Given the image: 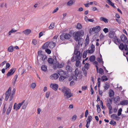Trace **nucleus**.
<instances>
[{
    "label": "nucleus",
    "mask_w": 128,
    "mask_h": 128,
    "mask_svg": "<svg viewBox=\"0 0 128 128\" xmlns=\"http://www.w3.org/2000/svg\"><path fill=\"white\" fill-rule=\"evenodd\" d=\"M84 34V32L82 30L80 31L75 32L74 33L73 37L76 42H78V45L80 46V44L82 45V43H81V40L82 39L81 37L83 36Z\"/></svg>",
    "instance_id": "f257e3e1"
},
{
    "label": "nucleus",
    "mask_w": 128,
    "mask_h": 128,
    "mask_svg": "<svg viewBox=\"0 0 128 128\" xmlns=\"http://www.w3.org/2000/svg\"><path fill=\"white\" fill-rule=\"evenodd\" d=\"M62 92L64 94V97L65 98H68L73 96V94L71 93L70 90L68 88L65 87L62 88Z\"/></svg>",
    "instance_id": "f03ea898"
},
{
    "label": "nucleus",
    "mask_w": 128,
    "mask_h": 128,
    "mask_svg": "<svg viewBox=\"0 0 128 128\" xmlns=\"http://www.w3.org/2000/svg\"><path fill=\"white\" fill-rule=\"evenodd\" d=\"M75 54L76 55V58L78 60H80L81 58V55L80 51H78V48L76 46L74 51Z\"/></svg>",
    "instance_id": "7ed1b4c3"
},
{
    "label": "nucleus",
    "mask_w": 128,
    "mask_h": 128,
    "mask_svg": "<svg viewBox=\"0 0 128 128\" xmlns=\"http://www.w3.org/2000/svg\"><path fill=\"white\" fill-rule=\"evenodd\" d=\"M56 66L55 64H54L53 66V68L54 70H56L57 68V67L58 68H62L64 66V64L63 62L60 64L58 62H56Z\"/></svg>",
    "instance_id": "20e7f679"
},
{
    "label": "nucleus",
    "mask_w": 128,
    "mask_h": 128,
    "mask_svg": "<svg viewBox=\"0 0 128 128\" xmlns=\"http://www.w3.org/2000/svg\"><path fill=\"white\" fill-rule=\"evenodd\" d=\"M11 89L10 88L8 89L7 91L6 92L5 98V100L7 101L9 98V96H10L11 95Z\"/></svg>",
    "instance_id": "39448f33"
},
{
    "label": "nucleus",
    "mask_w": 128,
    "mask_h": 128,
    "mask_svg": "<svg viewBox=\"0 0 128 128\" xmlns=\"http://www.w3.org/2000/svg\"><path fill=\"white\" fill-rule=\"evenodd\" d=\"M25 102L24 100H23L22 102L20 103H19L16 106V105L17 104L16 103H15L14 106V109H16V110H19L21 106Z\"/></svg>",
    "instance_id": "423d86ee"
},
{
    "label": "nucleus",
    "mask_w": 128,
    "mask_h": 128,
    "mask_svg": "<svg viewBox=\"0 0 128 128\" xmlns=\"http://www.w3.org/2000/svg\"><path fill=\"white\" fill-rule=\"evenodd\" d=\"M50 88H52L55 91L57 90L58 88V86L56 84H51L50 85Z\"/></svg>",
    "instance_id": "0eeeda50"
},
{
    "label": "nucleus",
    "mask_w": 128,
    "mask_h": 128,
    "mask_svg": "<svg viewBox=\"0 0 128 128\" xmlns=\"http://www.w3.org/2000/svg\"><path fill=\"white\" fill-rule=\"evenodd\" d=\"M74 76L75 77V80H76L77 78L76 77L78 76L79 75H80L81 74V72L79 71L78 69L77 68L74 72Z\"/></svg>",
    "instance_id": "6e6552de"
},
{
    "label": "nucleus",
    "mask_w": 128,
    "mask_h": 128,
    "mask_svg": "<svg viewBox=\"0 0 128 128\" xmlns=\"http://www.w3.org/2000/svg\"><path fill=\"white\" fill-rule=\"evenodd\" d=\"M16 69L12 68L9 70L6 75L7 76H9L12 75L15 72Z\"/></svg>",
    "instance_id": "1a4fd4ad"
},
{
    "label": "nucleus",
    "mask_w": 128,
    "mask_h": 128,
    "mask_svg": "<svg viewBox=\"0 0 128 128\" xmlns=\"http://www.w3.org/2000/svg\"><path fill=\"white\" fill-rule=\"evenodd\" d=\"M120 38L122 41L124 43L128 42L126 37L124 34H122L120 36Z\"/></svg>",
    "instance_id": "9d476101"
},
{
    "label": "nucleus",
    "mask_w": 128,
    "mask_h": 128,
    "mask_svg": "<svg viewBox=\"0 0 128 128\" xmlns=\"http://www.w3.org/2000/svg\"><path fill=\"white\" fill-rule=\"evenodd\" d=\"M113 40L114 42L116 44H119L120 43V40H118L117 37L116 36H114Z\"/></svg>",
    "instance_id": "9b49d317"
},
{
    "label": "nucleus",
    "mask_w": 128,
    "mask_h": 128,
    "mask_svg": "<svg viewBox=\"0 0 128 128\" xmlns=\"http://www.w3.org/2000/svg\"><path fill=\"white\" fill-rule=\"evenodd\" d=\"M56 44L55 42L51 41L48 42V47L50 48H53L55 46Z\"/></svg>",
    "instance_id": "f8f14e48"
},
{
    "label": "nucleus",
    "mask_w": 128,
    "mask_h": 128,
    "mask_svg": "<svg viewBox=\"0 0 128 128\" xmlns=\"http://www.w3.org/2000/svg\"><path fill=\"white\" fill-rule=\"evenodd\" d=\"M59 76L56 73H55L51 76L50 78L52 80H56L58 78Z\"/></svg>",
    "instance_id": "ddd939ff"
},
{
    "label": "nucleus",
    "mask_w": 128,
    "mask_h": 128,
    "mask_svg": "<svg viewBox=\"0 0 128 128\" xmlns=\"http://www.w3.org/2000/svg\"><path fill=\"white\" fill-rule=\"evenodd\" d=\"M100 30V27L99 26H96L92 28V31L96 32H99Z\"/></svg>",
    "instance_id": "4468645a"
},
{
    "label": "nucleus",
    "mask_w": 128,
    "mask_h": 128,
    "mask_svg": "<svg viewBox=\"0 0 128 128\" xmlns=\"http://www.w3.org/2000/svg\"><path fill=\"white\" fill-rule=\"evenodd\" d=\"M12 107V104H10V106L7 109L6 112V114L8 115L10 112Z\"/></svg>",
    "instance_id": "2eb2a0df"
},
{
    "label": "nucleus",
    "mask_w": 128,
    "mask_h": 128,
    "mask_svg": "<svg viewBox=\"0 0 128 128\" xmlns=\"http://www.w3.org/2000/svg\"><path fill=\"white\" fill-rule=\"evenodd\" d=\"M15 89L14 88L12 90V93H11V95L10 96V97L9 100L10 101H12V100L13 98V96L15 93Z\"/></svg>",
    "instance_id": "dca6fc26"
},
{
    "label": "nucleus",
    "mask_w": 128,
    "mask_h": 128,
    "mask_svg": "<svg viewBox=\"0 0 128 128\" xmlns=\"http://www.w3.org/2000/svg\"><path fill=\"white\" fill-rule=\"evenodd\" d=\"M57 72L60 76H64L66 74L65 72L61 70H60Z\"/></svg>",
    "instance_id": "f3484780"
},
{
    "label": "nucleus",
    "mask_w": 128,
    "mask_h": 128,
    "mask_svg": "<svg viewBox=\"0 0 128 128\" xmlns=\"http://www.w3.org/2000/svg\"><path fill=\"white\" fill-rule=\"evenodd\" d=\"M120 97L118 96H117L115 97H114L113 98L114 100V102L115 104H116L120 100Z\"/></svg>",
    "instance_id": "a211bd4d"
},
{
    "label": "nucleus",
    "mask_w": 128,
    "mask_h": 128,
    "mask_svg": "<svg viewBox=\"0 0 128 128\" xmlns=\"http://www.w3.org/2000/svg\"><path fill=\"white\" fill-rule=\"evenodd\" d=\"M107 103L106 104V106L108 108L112 107L111 104H112V101L111 99L109 98L107 100Z\"/></svg>",
    "instance_id": "6ab92c4d"
},
{
    "label": "nucleus",
    "mask_w": 128,
    "mask_h": 128,
    "mask_svg": "<svg viewBox=\"0 0 128 128\" xmlns=\"http://www.w3.org/2000/svg\"><path fill=\"white\" fill-rule=\"evenodd\" d=\"M120 104L123 106L127 105L128 104V100H124L120 101Z\"/></svg>",
    "instance_id": "aec40b11"
},
{
    "label": "nucleus",
    "mask_w": 128,
    "mask_h": 128,
    "mask_svg": "<svg viewBox=\"0 0 128 128\" xmlns=\"http://www.w3.org/2000/svg\"><path fill=\"white\" fill-rule=\"evenodd\" d=\"M31 32V30L29 29H27L23 31L22 32L26 35H28Z\"/></svg>",
    "instance_id": "412c9836"
},
{
    "label": "nucleus",
    "mask_w": 128,
    "mask_h": 128,
    "mask_svg": "<svg viewBox=\"0 0 128 128\" xmlns=\"http://www.w3.org/2000/svg\"><path fill=\"white\" fill-rule=\"evenodd\" d=\"M126 44L127 45H128L127 42L125 44L124 46L123 43L120 44L119 46V48L121 50H123L124 48V49L125 45Z\"/></svg>",
    "instance_id": "4be33fe9"
},
{
    "label": "nucleus",
    "mask_w": 128,
    "mask_h": 128,
    "mask_svg": "<svg viewBox=\"0 0 128 128\" xmlns=\"http://www.w3.org/2000/svg\"><path fill=\"white\" fill-rule=\"evenodd\" d=\"M64 37L65 39L68 40L70 39L72 36V34L68 33H64Z\"/></svg>",
    "instance_id": "5701e85b"
},
{
    "label": "nucleus",
    "mask_w": 128,
    "mask_h": 128,
    "mask_svg": "<svg viewBox=\"0 0 128 128\" xmlns=\"http://www.w3.org/2000/svg\"><path fill=\"white\" fill-rule=\"evenodd\" d=\"M18 76L17 75H16L14 76L13 79L12 80V84L14 86L16 84V79L18 78Z\"/></svg>",
    "instance_id": "b1692460"
},
{
    "label": "nucleus",
    "mask_w": 128,
    "mask_h": 128,
    "mask_svg": "<svg viewBox=\"0 0 128 128\" xmlns=\"http://www.w3.org/2000/svg\"><path fill=\"white\" fill-rule=\"evenodd\" d=\"M40 57L41 58L42 60L44 62H46L47 60V56L45 54L42 56Z\"/></svg>",
    "instance_id": "393cba45"
},
{
    "label": "nucleus",
    "mask_w": 128,
    "mask_h": 128,
    "mask_svg": "<svg viewBox=\"0 0 128 128\" xmlns=\"http://www.w3.org/2000/svg\"><path fill=\"white\" fill-rule=\"evenodd\" d=\"M110 86L109 84L107 82H106L105 84V85L104 86V90H107L109 88Z\"/></svg>",
    "instance_id": "a878e982"
},
{
    "label": "nucleus",
    "mask_w": 128,
    "mask_h": 128,
    "mask_svg": "<svg viewBox=\"0 0 128 128\" xmlns=\"http://www.w3.org/2000/svg\"><path fill=\"white\" fill-rule=\"evenodd\" d=\"M111 117L112 118L114 119H115L116 120H119V117L117 116V115L115 114H113L111 115Z\"/></svg>",
    "instance_id": "bb28decb"
},
{
    "label": "nucleus",
    "mask_w": 128,
    "mask_h": 128,
    "mask_svg": "<svg viewBox=\"0 0 128 128\" xmlns=\"http://www.w3.org/2000/svg\"><path fill=\"white\" fill-rule=\"evenodd\" d=\"M114 32L113 31H110L109 33V37L110 38H112L114 37Z\"/></svg>",
    "instance_id": "cd10ccee"
},
{
    "label": "nucleus",
    "mask_w": 128,
    "mask_h": 128,
    "mask_svg": "<svg viewBox=\"0 0 128 128\" xmlns=\"http://www.w3.org/2000/svg\"><path fill=\"white\" fill-rule=\"evenodd\" d=\"M66 70L68 71L71 72L72 71V68L69 65H67L66 67Z\"/></svg>",
    "instance_id": "c85d7f7f"
},
{
    "label": "nucleus",
    "mask_w": 128,
    "mask_h": 128,
    "mask_svg": "<svg viewBox=\"0 0 128 128\" xmlns=\"http://www.w3.org/2000/svg\"><path fill=\"white\" fill-rule=\"evenodd\" d=\"M75 2V0H70L68 2L67 5L69 6H71Z\"/></svg>",
    "instance_id": "c756f323"
},
{
    "label": "nucleus",
    "mask_w": 128,
    "mask_h": 128,
    "mask_svg": "<svg viewBox=\"0 0 128 128\" xmlns=\"http://www.w3.org/2000/svg\"><path fill=\"white\" fill-rule=\"evenodd\" d=\"M114 95V92L112 90H110L109 91V96L110 97L113 96Z\"/></svg>",
    "instance_id": "7c9ffc66"
},
{
    "label": "nucleus",
    "mask_w": 128,
    "mask_h": 128,
    "mask_svg": "<svg viewBox=\"0 0 128 128\" xmlns=\"http://www.w3.org/2000/svg\"><path fill=\"white\" fill-rule=\"evenodd\" d=\"M48 42H46L42 46V48L44 49H45L48 48Z\"/></svg>",
    "instance_id": "2f4dec72"
},
{
    "label": "nucleus",
    "mask_w": 128,
    "mask_h": 128,
    "mask_svg": "<svg viewBox=\"0 0 128 128\" xmlns=\"http://www.w3.org/2000/svg\"><path fill=\"white\" fill-rule=\"evenodd\" d=\"M92 119V117L91 116H88V118L86 120V122L90 124V122Z\"/></svg>",
    "instance_id": "473e14b6"
},
{
    "label": "nucleus",
    "mask_w": 128,
    "mask_h": 128,
    "mask_svg": "<svg viewBox=\"0 0 128 128\" xmlns=\"http://www.w3.org/2000/svg\"><path fill=\"white\" fill-rule=\"evenodd\" d=\"M100 20L101 21H103L106 23L108 22V20L106 18L104 17H101L100 18Z\"/></svg>",
    "instance_id": "72a5a7b5"
},
{
    "label": "nucleus",
    "mask_w": 128,
    "mask_h": 128,
    "mask_svg": "<svg viewBox=\"0 0 128 128\" xmlns=\"http://www.w3.org/2000/svg\"><path fill=\"white\" fill-rule=\"evenodd\" d=\"M41 69L44 71H46L47 70L46 66L45 65H42L41 67Z\"/></svg>",
    "instance_id": "f704fd0d"
},
{
    "label": "nucleus",
    "mask_w": 128,
    "mask_h": 128,
    "mask_svg": "<svg viewBox=\"0 0 128 128\" xmlns=\"http://www.w3.org/2000/svg\"><path fill=\"white\" fill-rule=\"evenodd\" d=\"M89 59L90 62H93L95 60V57L94 56L92 55L90 58Z\"/></svg>",
    "instance_id": "c9c22d12"
},
{
    "label": "nucleus",
    "mask_w": 128,
    "mask_h": 128,
    "mask_svg": "<svg viewBox=\"0 0 128 128\" xmlns=\"http://www.w3.org/2000/svg\"><path fill=\"white\" fill-rule=\"evenodd\" d=\"M54 22H52L50 24V26L48 27V28L50 30H52L54 27Z\"/></svg>",
    "instance_id": "e433bc0d"
},
{
    "label": "nucleus",
    "mask_w": 128,
    "mask_h": 128,
    "mask_svg": "<svg viewBox=\"0 0 128 128\" xmlns=\"http://www.w3.org/2000/svg\"><path fill=\"white\" fill-rule=\"evenodd\" d=\"M82 26L80 23H78L76 25V28L78 30H80L82 28Z\"/></svg>",
    "instance_id": "4c0bfd02"
},
{
    "label": "nucleus",
    "mask_w": 128,
    "mask_h": 128,
    "mask_svg": "<svg viewBox=\"0 0 128 128\" xmlns=\"http://www.w3.org/2000/svg\"><path fill=\"white\" fill-rule=\"evenodd\" d=\"M54 60V59L51 58H49L48 60V62L51 64H53Z\"/></svg>",
    "instance_id": "58836bf2"
},
{
    "label": "nucleus",
    "mask_w": 128,
    "mask_h": 128,
    "mask_svg": "<svg viewBox=\"0 0 128 128\" xmlns=\"http://www.w3.org/2000/svg\"><path fill=\"white\" fill-rule=\"evenodd\" d=\"M101 78L103 81H106L108 80V78H107L106 76H102V77Z\"/></svg>",
    "instance_id": "ea45409f"
},
{
    "label": "nucleus",
    "mask_w": 128,
    "mask_h": 128,
    "mask_svg": "<svg viewBox=\"0 0 128 128\" xmlns=\"http://www.w3.org/2000/svg\"><path fill=\"white\" fill-rule=\"evenodd\" d=\"M8 51L10 52H12L14 50V48L12 46H9L8 48Z\"/></svg>",
    "instance_id": "a19ab883"
},
{
    "label": "nucleus",
    "mask_w": 128,
    "mask_h": 128,
    "mask_svg": "<svg viewBox=\"0 0 128 128\" xmlns=\"http://www.w3.org/2000/svg\"><path fill=\"white\" fill-rule=\"evenodd\" d=\"M107 3L109 4L111 6L113 7L114 8H115L116 7L114 6V4L111 1H110L109 2H107Z\"/></svg>",
    "instance_id": "79ce46f5"
},
{
    "label": "nucleus",
    "mask_w": 128,
    "mask_h": 128,
    "mask_svg": "<svg viewBox=\"0 0 128 128\" xmlns=\"http://www.w3.org/2000/svg\"><path fill=\"white\" fill-rule=\"evenodd\" d=\"M96 60L99 62L101 63V62H102V64H103L104 62L102 60V58H97Z\"/></svg>",
    "instance_id": "37998d69"
},
{
    "label": "nucleus",
    "mask_w": 128,
    "mask_h": 128,
    "mask_svg": "<svg viewBox=\"0 0 128 128\" xmlns=\"http://www.w3.org/2000/svg\"><path fill=\"white\" fill-rule=\"evenodd\" d=\"M28 102H25L22 106V109H26V107L28 104Z\"/></svg>",
    "instance_id": "c03bdc74"
},
{
    "label": "nucleus",
    "mask_w": 128,
    "mask_h": 128,
    "mask_svg": "<svg viewBox=\"0 0 128 128\" xmlns=\"http://www.w3.org/2000/svg\"><path fill=\"white\" fill-rule=\"evenodd\" d=\"M66 77L65 76H60L59 78V80L60 81H62L64 80V79L66 78Z\"/></svg>",
    "instance_id": "a18cd8bd"
},
{
    "label": "nucleus",
    "mask_w": 128,
    "mask_h": 128,
    "mask_svg": "<svg viewBox=\"0 0 128 128\" xmlns=\"http://www.w3.org/2000/svg\"><path fill=\"white\" fill-rule=\"evenodd\" d=\"M99 73L101 75H103L104 74V71L103 69L102 68H100L99 69Z\"/></svg>",
    "instance_id": "49530a36"
},
{
    "label": "nucleus",
    "mask_w": 128,
    "mask_h": 128,
    "mask_svg": "<svg viewBox=\"0 0 128 128\" xmlns=\"http://www.w3.org/2000/svg\"><path fill=\"white\" fill-rule=\"evenodd\" d=\"M76 65L77 67L79 66L80 62L79 61L80 60H78L76 58Z\"/></svg>",
    "instance_id": "de8ad7c7"
},
{
    "label": "nucleus",
    "mask_w": 128,
    "mask_h": 128,
    "mask_svg": "<svg viewBox=\"0 0 128 128\" xmlns=\"http://www.w3.org/2000/svg\"><path fill=\"white\" fill-rule=\"evenodd\" d=\"M60 39L62 40H64L65 39L64 37V33L63 34L60 35Z\"/></svg>",
    "instance_id": "09e8293b"
},
{
    "label": "nucleus",
    "mask_w": 128,
    "mask_h": 128,
    "mask_svg": "<svg viewBox=\"0 0 128 128\" xmlns=\"http://www.w3.org/2000/svg\"><path fill=\"white\" fill-rule=\"evenodd\" d=\"M94 64L96 65L95 66L96 68V71L97 72H98V68L97 66L98 64V62L96 61H95L94 62Z\"/></svg>",
    "instance_id": "8fccbe9b"
},
{
    "label": "nucleus",
    "mask_w": 128,
    "mask_h": 128,
    "mask_svg": "<svg viewBox=\"0 0 128 128\" xmlns=\"http://www.w3.org/2000/svg\"><path fill=\"white\" fill-rule=\"evenodd\" d=\"M89 41V38H86V39L85 40L84 42L86 45H87L88 44Z\"/></svg>",
    "instance_id": "3c124183"
},
{
    "label": "nucleus",
    "mask_w": 128,
    "mask_h": 128,
    "mask_svg": "<svg viewBox=\"0 0 128 128\" xmlns=\"http://www.w3.org/2000/svg\"><path fill=\"white\" fill-rule=\"evenodd\" d=\"M96 107H97V112L98 113H99L100 111V108L98 104L96 105Z\"/></svg>",
    "instance_id": "603ef678"
},
{
    "label": "nucleus",
    "mask_w": 128,
    "mask_h": 128,
    "mask_svg": "<svg viewBox=\"0 0 128 128\" xmlns=\"http://www.w3.org/2000/svg\"><path fill=\"white\" fill-rule=\"evenodd\" d=\"M110 124H112L113 126H114L116 124V122L115 121H114L113 120H111L110 122Z\"/></svg>",
    "instance_id": "864d4df0"
},
{
    "label": "nucleus",
    "mask_w": 128,
    "mask_h": 128,
    "mask_svg": "<svg viewBox=\"0 0 128 128\" xmlns=\"http://www.w3.org/2000/svg\"><path fill=\"white\" fill-rule=\"evenodd\" d=\"M32 43L34 45H36L37 44V42L36 40L34 39L32 40Z\"/></svg>",
    "instance_id": "5fc2aeb1"
},
{
    "label": "nucleus",
    "mask_w": 128,
    "mask_h": 128,
    "mask_svg": "<svg viewBox=\"0 0 128 128\" xmlns=\"http://www.w3.org/2000/svg\"><path fill=\"white\" fill-rule=\"evenodd\" d=\"M122 109L120 108L119 109L118 114V115L119 116L121 115L122 114Z\"/></svg>",
    "instance_id": "6e6d98bb"
},
{
    "label": "nucleus",
    "mask_w": 128,
    "mask_h": 128,
    "mask_svg": "<svg viewBox=\"0 0 128 128\" xmlns=\"http://www.w3.org/2000/svg\"><path fill=\"white\" fill-rule=\"evenodd\" d=\"M42 52L41 50L38 51V56L40 57L42 56L44 54H42Z\"/></svg>",
    "instance_id": "4d7b16f0"
},
{
    "label": "nucleus",
    "mask_w": 128,
    "mask_h": 128,
    "mask_svg": "<svg viewBox=\"0 0 128 128\" xmlns=\"http://www.w3.org/2000/svg\"><path fill=\"white\" fill-rule=\"evenodd\" d=\"M89 64L88 63H86L84 67L85 68L88 70L89 69Z\"/></svg>",
    "instance_id": "13d9d810"
},
{
    "label": "nucleus",
    "mask_w": 128,
    "mask_h": 128,
    "mask_svg": "<svg viewBox=\"0 0 128 128\" xmlns=\"http://www.w3.org/2000/svg\"><path fill=\"white\" fill-rule=\"evenodd\" d=\"M36 86V84L35 83H32L31 86V87L32 89L34 88Z\"/></svg>",
    "instance_id": "bf43d9fd"
},
{
    "label": "nucleus",
    "mask_w": 128,
    "mask_h": 128,
    "mask_svg": "<svg viewBox=\"0 0 128 128\" xmlns=\"http://www.w3.org/2000/svg\"><path fill=\"white\" fill-rule=\"evenodd\" d=\"M45 32H42L40 33L39 34L38 38H40L41 36L43 35L44 33Z\"/></svg>",
    "instance_id": "052dcab7"
},
{
    "label": "nucleus",
    "mask_w": 128,
    "mask_h": 128,
    "mask_svg": "<svg viewBox=\"0 0 128 128\" xmlns=\"http://www.w3.org/2000/svg\"><path fill=\"white\" fill-rule=\"evenodd\" d=\"M87 54V52L86 51H84L83 53V57L84 58H85L86 57Z\"/></svg>",
    "instance_id": "680f3d73"
},
{
    "label": "nucleus",
    "mask_w": 128,
    "mask_h": 128,
    "mask_svg": "<svg viewBox=\"0 0 128 128\" xmlns=\"http://www.w3.org/2000/svg\"><path fill=\"white\" fill-rule=\"evenodd\" d=\"M77 116L76 115H74L72 118V121H74L76 120Z\"/></svg>",
    "instance_id": "e2e57ef3"
},
{
    "label": "nucleus",
    "mask_w": 128,
    "mask_h": 128,
    "mask_svg": "<svg viewBox=\"0 0 128 128\" xmlns=\"http://www.w3.org/2000/svg\"><path fill=\"white\" fill-rule=\"evenodd\" d=\"M45 51L48 54H50L51 53V51L48 49H46Z\"/></svg>",
    "instance_id": "0e129e2a"
},
{
    "label": "nucleus",
    "mask_w": 128,
    "mask_h": 128,
    "mask_svg": "<svg viewBox=\"0 0 128 128\" xmlns=\"http://www.w3.org/2000/svg\"><path fill=\"white\" fill-rule=\"evenodd\" d=\"M127 44L128 45H127L126 44L125 45L124 50L128 52V42H127Z\"/></svg>",
    "instance_id": "69168bd1"
},
{
    "label": "nucleus",
    "mask_w": 128,
    "mask_h": 128,
    "mask_svg": "<svg viewBox=\"0 0 128 128\" xmlns=\"http://www.w3.org/2000/svg\"><path fill=\"white\" fill-rule=\"evenodd\" d=\"M88 114V110H86L85 112V116L86 118Z\"/></svg>",
    "instance_id": "338daca9"
},
{
    "label": "nucleus",
    "mask_w": 128,
    "mask_h": 128,
    "mask_svg": "<svg viewBox=\"0 0 128 128\" xmlns=\"http://www.w3.org/2000/svg\"><path fill=\"white\" fill-rule=\"evenodd\" d=\"M50 92H47L46 93V97L47 98H48L49 96L50 95Z\"/></svg>",
    "instance_id": "774afa93"
}]
</instances>
